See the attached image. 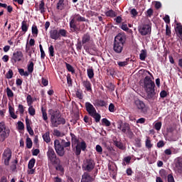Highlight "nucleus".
I'll return each instance as SVG.
<instances>
[{
    "label": "nucleus",
    "mask_w": 182,
    "mask_h": 182,
    "mask_svg": "<svg viewBox=\"0 0 182 182\" xmlns=\"http://www.w3.org/2000/svg\"><path fill=\"white\" fill-rule=\"evenodd\" d=\"M48 53L50 57L55 56V49L53 46H50V47H48Z\"/></svg>",
    "instance_id": "45"
},
{
    "label": "nucleus",
    "mask_w": 182,
    "mask_h": 182,
    "mask_svg": "<svg viewBox=\"0 0 182 182\" xmlns=\"http://www.w3.org/2000/svg\"><path fill=\"white\" fill-rule=\"evenodd\" d=\"M23 58V53L22 51H15L13 53L12 57L11 58V63L13 65H15L17 62L22 61Z\"/></svg>",
    "instance_id": "14"
},
{
    "label": "nucleus",
    "mask_w": 182,
    "mask_h": 182,
    "mask_svg": "<svg viewBox=\"0 0 182 182\" xmlns=\"http://www.w3.org/2000/svg\"><path fill=\"white\" fill-rule=\"evenodd\" d=\"M70 135L71 136L72 146L77 144L75 146V154L77 156H79L81 154L82 151H86L87 145L85 141H82L80 143L79 139L77 138V136H75V134L70 133Z\"/></svg>",
    "instance_id": "4"
},
{
    "label": "nucleus",
    "mask_w": 182,
    "mask_h": 182,
    "mask_svg": "<svg viewBox=\"0 0 182 182\" xmlns=\"http://www.w3.org/2000/svg\"><path fill=\"white\" fill-rule=\"evenodd\" d=\"M105 16L107 17L114 18L117 16V14L114 11V10L111 9L105 12Z\"/></svg>",
    "instance_id": "24"
},
{
    "label": "nucleus",
    "mask_w": 182,
    "mask_h": 182,
    "mask_svg": "<svg viewBox=\"0 0 182 182\" xmlns=\"http://www.w3.org/2000/svg\"><path fill=\"white\" fill-rule=\"evenodd\" d=\"M146 58H147V51L146 50H142L139 55V58L141 60H146Z\"/></svg>",
    "instance_id": "31"
},
{
    "label": "nucleus",
    "mask_w": 182,
    "mask_h": 182,
    "mask_svg": "<svg viewBox=\"0 0 182 182\" xmlns=\"http://www.w3.org/2000/svg\"><path fill=\"white\" fill-rule=\"evenodd\" d=\"M168 182H176L174 181V177L173 176V175L171 174L168 175Z\"/></svg>",
    "instance_id": "64"
},
{
    "label": "nucleus",
    "mask_w": 182,
    "mask_h": 182,
    "mask_svg": "<svg viewBox=\"0 0 182 182\" xmlns=\"http://www.w3.org/2000/svg\"><path fill=\"white\" fill-rule=\"evenodd\" d=\"M83 120L85 123H88L90 125L92 124V122L91 121L92 118L90 119L87 116H85Z\"/></svg>",
    "instance_id": "54"
},
{
    "label": "nucleus",
    "mask_w": 182,
    "mask_h": 182,
    "mask_svg": "<svg viewBox=\"0 0 182 182\" xmlns=\"http://www.w3.org/2000/svg\"><path fill=\"white\" fill-rule=\"evenodd\" d=\"M121 29H122L124 31H129V28H128L127 24H126L125 23H122V26H121Z\"/></svg>",
    "instance_id": "58"
},
{
    "label": "nucleus",
    "mask_w": 182,
    "mask_h": 182,
    "mask_svg": "<svg viewBox=\"0 0 182 182\" xmlns=\"http://www.w3.org/2000/svg\"><path fill=\"white\" fill-rule=\"evenodd\" d=\"M43 141H45L46 143H50L51 141V139H50V132H46L43 135Z\"/></svg>",
    "instance_id": "27"
},
{
    "label": "nucleus",
    "mask_w": 182,
    "mask_h": 182,
    "mask_svg": "<svg viewBox=\"0 0 182 182\" xmlns=\"http://www.w3.org/2000/svg\"><path fill=\"white\" fill-rule=\"evenodd\" d=\"M50 38L53 40L57 41L60 40L61 36L66 38L68 36V31L65 29H58L51 30L50 32Z\"/></svg>",
    "instance_id": "6"
},
{
    "label": "nucleus",
    "mask_w": 182,
    "mask_h": 182,
    "mask_svg": "<svg viewBox=\"0 0 182 182\" xmlns=\"http://www.w3.org/2000/svg\"><path fill=\"white\" fill-rule=\"evenodd\" d=\"M48 114L50 115L51 127H58L59 125H65L66 124V119L62 117L59 110L50 109L48 110Z\"/></svg>",
    "instance_id": "2"
},
{
    "label": "nucleus",
    "mask_w": 182,
    "mask_h": 182,
    "mask_svg": "<svg viewBox=\"0 0 182 182\" xmlns=\"http://www.w3.org/2000/svg\"><path fill=\"white\" fill-rule=\"evenodd\" d=\"M176 31L179 33L181 40L182 41V26H178L176 27Z\"/></svg>",
    "instance_id": "56"
},
{
    "label": "nucleus",
    "mask_w": 182,
    "mask_h": 182,
    "mask_svg": "<svg viewBox=\"0 0 182 182\" xmlns=\"http://www.w3.org/2000/svg\"><path fill=\"white\" fill-rule=\"evenodd\" d=\"M127 42V36L125 33H118L114 38L113 43V50L115 53L121 54Z\"/></svg>",
    "instance_id": "3"
},
{
    "label": "nucleus",
    "mask_w": 182,
    "mask_h": 182,
    "mask_svg": "<svg viewBox=\"0 0 182 182\" xmlns=\"http://www.w3.org/2000/svg\"><path fill=\"white\" fill-rule=\"evenodd\" d=\"M85 22L88 21L85 17L81 16L80 14H75L74 18L70 21V28L73 33H75L77 35L80 33L81 29L77 26L76 21Z\"/></svg>",
    "instance_id": "5"
},
{
    "label": "nucleus",
    "mask_w": 182,
    "mask_h": 182,
    "mask_svg": "<svg viewBox=\"0 0 182 182\" xmlns=\"http://www.w3.org/2000/svg\"><path fill=\"white\" fill-rule=\"evenodd\" d=\"M94 181H95V178L92 176H91V175L89 173L85 172L82 176L80 182H94Z\"/></svg>",
    "instance_id": "19"
},
{
    "label": "nucleus",
    "mask_w": 182,
    "mask_h": 182,
    "mask_svg": "<svg viewBox=\"0 0 182 182\" xmlns=\"http://www.w3.org/2000/svg\"><path fill=\"white\" fill-rule=\"evenodd\" d=\"M26 146L28 149H31L33 146V141L31 138L27 137L26 141Z\"/></svg>",
    "instance_id": "39"
},
{
    "label": "nucleus",
    "mask_w": 182,
    "mask_h": 182,
    "mask_svg": "<svg viewBox=\"0 0 182 182\" xmlns=\"http://www.w3.org/2000/svg\"><path fill=\"white\" fill-rule=\"evenodd\" d=\"M130 14L132 15L133 18H135L138 16L139 13L136 9H132L130 11Z\"/></svg>",
    "instance_id": "53"
},
{
    "label": "nucleus",
    "mask_w": 182,
    "mask_h": 182,
    "mask_svg": "<svg viewBox=\"0 0 182 182\" xmlns=\"http://www.w3.org/2000/svg\"><path fill=\"white\" fill-rule=\"evenodd\" d=\"M106 87L109 89L110 92H114L115 90L116 86L112 82H108L106 85Z\"/></svg>",
    "instance_id": "36"
},
{
    "label": "nucleus",
    "mask_w": 182,
    "mask_h": 182,
    "mask_svg": "<svg viewBox=\"0 0 182 182\" xmlns=\"http://www.w3.org/2000/svg\"><path fill=\"white\" fill-rule=\"evenodd\" d=\"M41 112H42V117H43V119L48 122V114H47V112H46V109H44L43 107H41Z\"/></svg>",
    "instance_id": "28"
},
{
    "label": "nucleus",
    "mask_w": 182,
    "mask_h": 182,
    "mask_svg": "<svg viewBox=\"0 0 182 182\" xmlns=\"http://www.w3.org/2000/svg\"><path fill=\"white\" fill-rule=\"evenodd\" d=\"M29 25H28V22L26 21H23L21 22V31L24 33H26L28 30Z\"/></svg>",
    "instance_id": "25"
},
{
    "label": "nucleus",
    "mask_w": 182,
    "mask_h": 182,
    "mask_svg": "<svg viewBox=\"0 0 182 182\" xmlns=\"http://www.w3.org/2000/svg\"><path fill=\"white\" fill-rule=\"evenodd\" d=\"M175 171L178 174L182 173V158L178 157L175 161Z\"/></svg>",
    "instance_id": "17"
},
{
    "label": "nucleus",
    "mask_w": 182,
    "mask_h": 182,
    "mask_svg": "<svg viewBox=\"0 0 182 182\" xmlns=\"http://www.w3.org/2000/svg\"><path fill=\"white\" fill-rule=\"evenodd\" d=\"M48 161H50V164H59L61 162L60 158L57 156V154L55 150L52 147H48V151L46 152Z\"/></svg>",
    "instance_id": "8"
},
{
    "label": "nucleus",
    "mask_w": 182,
    "mask_h": 182,
    "mask_svg": "<svg viewBox=\"0 0 182 182\" xmlns=\"http://www.w3.org/2000/svg\"><path fill=\"white\" fill-rule=\"evenodd\" d=\"M65 0H59L57 3L56 9L63 11L65 9Z\"/></svg>",
    "instance_id": "26"
},
{
    "label": "nucleus",
    "mask_w": 182,
    "mask_h": 182,
    "mask_svg": "<svg viewBox=\"0 0 182 182\" xmlns=\"http://www.w3.org/2000/svg\"><path fill=\"white\" fill-rule=\"evenodd\" d=\"M34 100H33L32 97L31 95H28L26 97V102L28 106H32Z\"/></svg>",
    "instance_id": "40"
},
{
    "label": "nucleus",
    "mask_w": 182,
    "mask_h": 182,
    "mask_svg": "<svg viewBox=\"0 0 182 182\" xmlns=\"http://www.w3.org/2000/svg\"><path fill=\"white\" fill-rule=\"evenodd\" d=\"M61 145L63 146V148H68L70 147L71 146V142L70 141H66L65 139H62L61 141Z\"/></svg>",
    "instance_id": "42"
},
{
    "label": "nucleus",
    "mask_w": 182,
    "mask_h": 182,
    "mask_svg": "<svg viewBox=\"0 0 182 182\" xmlns=\"http://www.w3.org/2000/svg\"><path fill=\"white\" fill-rule=\"evenodd\" d=\"M75 47L77 51H81L83 49L88 54L92 55L90 53V46L87 45L83 44L82 41H80V39L77 40V43L75 44Z\"/></svg>",
    "instance_id": "16"
},
{
    "label": "nucleus",
    "mask_w": 182,
    "mask_h": 182,
    "mask_svg": "<svg viewBox=\"0 0 182 182\" xmlns=\"http://www.w3.org/2000/svg\"><path fill=\"white\" fill-rule=\"evenodd\" d=\"M117 65L119 67H125L128 65V62L127 61L117 62Z\"/></svg>",
    "instance_id": "62"
},
{
    "label": "nucleus",
    "mask_w": 182,
    "mask_h": 182,
    "mask_svg": "<svg viewBox=\"0 0 182 182\" xmlns=\"http://www.w3.org/2000/svg\"><path fill=\"white\" fill-rule=\"evenodd\" d=\"M138 31L141 36H147L151 33V26L149 24H144L139 26Z\"/></svg>",
    "instance_id": "15"
},
{
    "label": "nucleus",
    "mask_w": 182,
    "mask_h": 182,
    "mask_svg": "<svg viewBox=\"0 0 182 182\" xmlns=\"http://www.w3.org/2000/svg\"><path fill=\"white\" fill-rule=\"evenodd\" d=\"M54 149L58 156L63 157L65 155V148L63 146H62L60 140L55 139L54 141Z\"/></svg>",
    "instance_id": "10"
},
{
    "label": "nucleus",
    "mask_w": 182,
    "mask_h": 182,
    "mask_svg": "<svg viewBox=\"0 0 182 182\" xmlns=\"http://www.w3.org/2000/svg\"><path fill=\"white\" fill-rule=\"evenodd\" d=\"M159 174L162 178H166L167 177V171H166V170L164 169H161L159 171Z\"/></svg>",
    "instance_id": "55"
},
{
    "label": "nucleus",
    "mask_w": 182,
    "mask_h": 182,
    "mask_svg": "<svg viewBox=\"0 0 182 182\" xmlns=\"http://www.w3.org/2000/svg\"><path fill=\"white\" fill-rule=\"evenodd\" d=\"M166 35L168 36H171V28L168 27V25L166 26Z\"/></svg>",
    "instance_id": "52"
},
{
    "label": "nucleus",
    "mask_w": 182,
    "mask_h": 182,
    "mask_svg": "<svg viewBox=\"0 0 182 182\" xmlns=\"http://www.w3.org/2000/svg\"><path fill=\"white\" fill-rule=\"evenodd\" d=\"M87 76L90 79H92L95 77V73L93 68H89L87 70Z\"/></svg>",
    "instance_id": "35"
},
{
    "label": "nucleus",
    "mask_w": 182,
    "mask_h": 182,
    "mask_svg": "<svg viewBox=\"0 0 182 182\" xmlns=\"http://www.w3.org/2000/svg\"><path fill=\"white\" fill-rule=\"evenodd\" d=\"M27 70L29 73H32L34 70V63L33 62H29L27 66Z\"/></svg>",
    "instance_id": "38"
},
{
    "label": "nucleus",
    "mask_w": 182,
    "mask_h": 182,
    "mask_svg": "<svg viewBox=\"0 0 182 182\" xmlns=\"http://www.w3.org/2000/svg\"><path fill=\"white\" fill-rule=\"evenodd\" d=\"M6 95L9 98H13L14 97V92L9 87H6Z\"/></svg>",
    "instance_id": "37"
},
{
    "label": "nucleus",
    "mask_w": 182,
    "mask_h": 182,
    "mask_svg": "<svg viewBox=\"0 0 182 182\" xmlns=\"http://www.w3.org/2000/svg\"><path fill=\"white\" fill-rule=\"evenodd\" d=\"M102 123L105 124L106 127L111 126V122L106 118L102 119Z\"/></svg>",
    "instance_id": "50"
},
{
    "label": "nucleus",
    "mask_w": 182,
    "mask_h": 182,
    "mask_svg": "<svg viewBox=\"0 0 182 182\" xmlns=\"http://www.w3.org/2000/svg\"><path fill=\"white\" fill-rule=\"evenodd\" d=\"M95 149L96 151L98 152L100 154H102L103 152V149L100 145H97Z\"/></svg>",
    "instance_id": "57"
},
{
    "label": "nucleus",
    "mask_w": 182,
    "mask_h": 182,
    "mask_svg": "<svg viewBox=\"0 0 182 182\" xmlns=\"http://www.w3.org/2000/svg\"><path fill=\"white\" fill-rule=\"evenodd\" d=\"M146 16L149 18L153 16V9H148Z\"/></svg>",
    "instance_id": "60"
},
{
    "label": "nucleus",
    "mask_w": 182,
    "mask_h": 182,
    "mask_svg": "<svg viewBox=\"0 0 182 182\" xmlns=\"http://www.w3.org/2000/svg\"><path fill=\"white\" fill-rule=\"evenodd\" d=\"M118 129H121V131L123 133H125L129 138L133 137L134 132L132 131L129 124L128 123L122 124L118 127Z\"/></svg>",
    "instance_id": "11"
},
{
    "label": "nucleus",
    "mask_w": 182,
    "mask_h": 182,
    "mask_svg": "<svg viewBox=\"0 0 182 182\" xmlns=\"http://www.w3.org/2000/svg\"><path fill=\"white\" fill-rule=\"evenodd\" d=\"M65 65H66L67 70H68L69 72L75 73V70H74L73 67L70 64H69V63H65Z\"/></svg>",
    "instance_id": "49"
},
{
    "label": "nucleus",
    "mask_w": 182,
    "mask_h": 182,
    "mask_svg": "<svg viewBox=\"0 0 182 182\" xmlns=\"http://www.w3.org/2000/svg\"><path fill=\"white\" fill-rule=\"evenodd\" d=\"M28 107H29L28 109V114L31 116H35L36 115V109L33 107V106L31 105V106H28Z\"/></svg>",
    "instance_id": "41"
},
{
    "label": "nucleus",
    "mask_w": 182,
    "mask_h": 182,
    "mask_svg": "<svg viewBox=\"0 0 182 182\" xmlns=\"http://www.w3.org/2000/svg\"><path fill=\"white\" fill-rule=\"evenodd\" d=\"M11 130L6 127L5 122H0V142L2 143L10 136Z\"/></svg>",
    "instance_id": "7"
},
{
    "label": "nucleus",
    "mask_w": 182,
    "mask_h": 182,
    "mask_svg": "<svg viewBox=\"0 0 182 182\" xmlns=\"http://www.w3.org/2000/svg\"><path fill=\"white\" fill-rule=\"evenodd\" d=\"M31 121L28 119V117H26V130L31 136H33L34 132H33V129L31 128Z\"/></svg>",
    "instance_id": "21"
},
{
    "label": "nucleus",
    "mask_w": 182,
    "mask_h": 182,
    "mask_svg": "<svg viewBox=\"0 0 182 182\" xmlns=\"http://www.w3.org/2000/svg\"><path fill=\"white\" fill-rule=\"evenodd\" d=\"M36 161V160L34 158H32L31 160H29L28 164V169L33 168Z\"/></svg>",
    "instance_id": "32"
},
{
    "label": "nucleus",
    "mask_w": 182,
    "mask_h": 182,
    "mask_svg": "<svg viewBox=\"0 0 182 182\" xmlns=\"http://www.w3.org/2000/svg\"><path fill=\"white\" fill-rule=\"evenodd\" d=\"M53 165H57L55 168L56 171H59L60 173H64L65 168L63 165L60 164V163L58 164H53Z\"/></svg>",
    "instance_id": "30"
},
{
    "label": "nucleus",
    "mask_w": 182,
    "mask_h": 182,
    "mask_svg": "<svg viewBox=\"0 0 182 182\" xmlns=\"http://www.w3.org/2000/svg\"><path fill=\"white\" fill-rule=\"evenodd\" d=\"M39 10L41 11V14H44L46 12L45 10V2L43 1V0H41L40 1V4L38 6Z\"/></svg>",
    "instance_id": "33"
},
{
    "label": "nucleus",
    "mask_w": 182,
    "mask_h": 182,
    "mask_svg": "<svg viewBox=\"0 0 182 182\" xmlns=\"http://www.w3.org/2000/svg\"><path fill=\"white\" fill-rule=\"evenodd\" d=\"M164 145H166V144H164V141H163V140H161L157 143L158 148H163L164 146Z\"/></svg>",
    "instance_id": "63"
},
{
    "label": "nucleus",
    "mask_w": 182,
    "mask_h": 182,
    "mask_svg": "<svg viewBox=\"0 0 182 182\" xmlns=\"http://www.w3.org/2000/svg\"><path fill=\"white\" fill-rule=\"evenodd\" d=\"M14 76V73L12 70H9L8 73L6 74L7 79H11Z\"/></svg>",
    "instance_id": "51"
},
{
    "label": "nucleus",
    "mask_w": 182,
    "mask_h": 182,
    "mask_svg": "<svg viewBox=\"0 0 182 182\" xmlns=\"http://www.w3.org/2000/svg\"><path fill=\"white\" fill-rule=\"evenodd\" d=\"M95 167V162L93 159H87L84 161L82 169L91 172Z\"/></svg>",
    "instance_id": "13"
},
{
    "label": "nucleus",
    "mask_w": 182,
    "mask_h": 182,
    "mask_svg": "<svg viewBox=\"0 0 182 182\" xmlns=\"http://www.w3.org/2000/svg\"><path fill=\"white\" fill-rule=\"evenodd\" d=\"M82 86L85 87L86 90L88 92L92 91V84L90 81L88 80H82Z\"/></svg>",
    "instance_id": "22"
},
{
    "label": "nucleus",
    "mask_w": 182,
    "mask_h": 182,
    "mask_svg": "<svg viewBox=\"0 0 182 182\" xmlns=\"http://www.w3.org/2000/svg\"><path fill=\"white\" fill-rule=\"evenodd\" d=\"M95 105L97 107H107V103L102 100H97L95 102Z\"/></svg>",
    "instance_id": "23"
},
{
    "label": "nucleus",
    "mask_w": 182,
    "mask_h": 182,
    "mask_svg": "<svg viewBox=\"0 0 182 182\" xmlns=\"http://www.w3.org/2000/svg\"><path fill=\"white\" fill-rule=\"evenodd\" d=\"M154 128L155 129L160 131V129H161V122H156L154 125Z\"/></svg>",
    "instance_id": "61"
},
{
    "label": "nucleus",
    "mask_w": 182,
    "mask_h": 182,
    "mask_svg": "<svg viewBox=\"0 0 182 182\" xmlns=\"http://www.w3.org/2000/svg\"><path fill=\"white\" fill-rule=\"evenodd\" d=\"M31 32H32L33 35H36V36H38V27H37L36 25L32 26Z\"/></svg>",
    "instance_id": "44"
},
{
    "label": "nucleus",
    "mask_w": 182,
    "mask_h": 182,
    "mask_svg": "<svg viewBox=\"0 0 182 182\" xmlns=\"http://www.w3.org/2000/svg\"><path fill=\"white\" fill-rule=\"evenodd\" d=\"M114 144L120 149H123L124 148L123 143L117 140L114 141Z\"/></svg>",
    "instance_id": "46"
},
{
    "label": "nucleus",
    "mask_w": 182,
    "mask_h": 182,
    "mask_svg": "<svg viewBox=\"0 0 182 182\" xmlns=\"http://www.w3.org/2000/svg\"><path fill=\"white\" fill-rule=\"evenodd\" d=\"M17 124H18V130H24L25 125L21 121H18Z\"/></svg>",
    "instance_id": "48"
},
{
    "label": "nucleus",
    "mask_w": 182,
    "mask_h": 182,
    "mask_svg": "<svg viewBox=\"0 0 182 182\" xmlns=\"http://www.w3.org/2000/svg\"><path fill=\"white\" fill-rule=\"evenodd\" d=\"M91 117H92L95 120V122H100L101 120V115L100 114H98L97 112L93 113L92 115H90Z\"/></svg>",
    "instance_id": "34"
},
{
    "label": "nucleus",
    "mask_w": 182,
    "mask_h": 182,
    "mask_svg": "<svg viewBox=\"0 0 182 182\" xmlns=\"http://www.w3.org/2000/svg\"><path fill=\"white\" fill-rule=\"evenodd\" d=\"M25 109H26V107H24V106L23 105H18V110L20 114H24Z\"/></svg>",
    "instance_id": "47"
},
{
    "label": "nucleus",
    "mask_w": 182,
    "mask_h": 182,
    "mask_svg": "<svg viewBox=\"0 0 182 182\" xmlns=\"http://www.w3.org/2000/svg\"><path fill=\"white\" fill-rule=\"evenodd\" d=\"M41 84L46 87L48 85V80L47 79H46L45 77H42L41 78Z\"/></svg>",
    "instance_id": "59"
},
{
    "label": "nucleus",
    "mask_w": 182,
    "mask_h": 182,
    "mask_svg": "<svg viewBox=\"0 0 182 182\" xmlns=\"http://www.w3.org/2000/svg\"><path fill=\"white\" fill-rule=\"evenodd\" d=\"M144 87L146 92V97L145 98L150 104H153L156 98V84L151 80V77L146 76L144 79Z\"/></svg>",
    "instance_id": "1"
},
{
    "label": "nucleus",
    "mask_w": 182,
    "mask_h": 182,
    "mask_svg": "<svg viewBox=\"0 0 182 182\" xmlns=\"http://www.w3.org/2000/svg\"><path fill=\"white\" fill-rule=\"evenodd\" d=\"M85 109L90 116L97 112L95 107L90 102H85Z\"/></svg>",
    "instance_id": "20"
},
{
    "label": "nucleus",
    "mask_w": 182,
    "mask_h": 182,
    "mask_svg": "<svg viewBox=\"0 0 182 182\" xmlns=\"http://www.w3.org/2000/svg\"><path fill=\"white\" fill-rule=\"evenodd\" d=\"M18 72L21 76H29V73H28L27 71L25 72L24 69H18Z\"/></svg>",
    "instance_id": "43"
},
{
    "label": "nucleus",
    "mask_w": 182,
    "mask_h": 182,
    "mask_svg": "<svg viewBox=\"0 0 182 182\" xmlns=\"http://www.w3.org/2000/svg\"><path fill=\"white\" fill-rule=\"evenodd\" d=\"M82 44L89 46L92 42V38L90 33H85L82 37Z\"/></svg>",
    "instance_id": "18"
},
{
    "label": "nucleus",
    "mask_w": 182,
    "mask_h": 182,
    "mask_svg": "<svg viewBox=\"0 0 182 182\" xmlns=\"http://www.w3.org/2000/svg\"><path fill=\"white\" fill-rule=\"evenodd\" d=\"M12 158V151L9 148L4 149L2 154V160H4V164L5 166H9L10 161Z\"/></svg>",
    "instance_id": "9"
},
{
    "label": "nucleus",
    "mask_w": 182,
    "mask_h": 182,
    "mask_svg": "<svg viewBox=\"0 0 182 182\" xmlns=\"http://www.w3.org/2000/svg\"><path fill=\"white\" fill-rule=\"evenodd\" d=\"M134 104L137 108V109L142 114H147V111L149 110V107L146 104H144V102L140 100L139 99L134 101Z\"/></svg>",
    "instance_id": "12"
},
{
    "label": "nucleus",
    "mask_w": 182,
    "mask_h": 182,
    "mask_svg": "<svg viewBox=\"0 0 182 182\" xmlns=\"http://www.w3.org/2000/svg\"><path fill=\"white\" fill-rule=\"evenodd\" d=\"M145 146L148 149H151L153 147V144H151V140L150 139V137H147L146 141H145Z\"/></svg>",
    "instance_id": "29"
}]
</instances>
